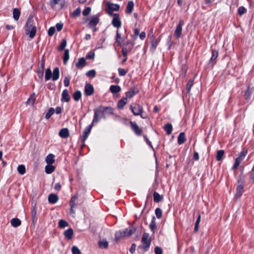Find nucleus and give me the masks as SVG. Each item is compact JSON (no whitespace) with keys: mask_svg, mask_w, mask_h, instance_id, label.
Instances as JSON below:
<instances>
[{"mask_svg":"<svg viewBox=\"0 0 254 254\" xmlns=\"http://www.w3.org/2000/svg\"><path fill=\"white\" fill-rule=\"evenodd\" d=\"M59 134L62 138H66L69 136V132L67 128H63L60 130Z\"/></svg>","mask_w":254,"mask_h":254,"instance_id":"nucleus-18","label":"nucleus"},{"mask_svg":"<svg viewBox=\"0 0 254 254\" xmlns=\"http://www.w3.org/2000/svg\"><path fill=\"white\" fill-rule=\"evenodd\" d=\"M154 252L155 254H162L163 251L161 247L156 246L154 248Z\"/></svg>","mask_w":254,"mask_h":254,"instance_id":"nucleus-58","label":"nucleus"},{"mask_svg":"<svg viewBox=\"0 0 254 254\" xmlns=\"http://www.w3.org/2000/svg\"><path fill=\"white\" fill-rule=\"evenodd\" d=\"M121 90V88L119 85H111L110 87V91L112 93H117L120 92Z\"/></svg>","mask_w":254,"mask_h":254,"instance_id":"nucleus-31","label":"nucleus"},{"mask_svg":"<svg viewBox=\"0 0 254 254\" xmlns=\"http://www.w3.org/2000/svg\"><path fill=\"white\" fill-rule=\"evenodd\" d=\"M95 124V123H93V120L92 123L90 125H88L87 127H86V128H85L83 132V136L82 139V141L83 142H84L88 137L89 134L90 133L91 130Z\"/></svg>","mask_w":254,"mask_h":254,"instance_id":"nucleus-11","label":"nucleus"},{"mask_svg":"<svg viewBox=\"0 0 254 254\" xmlns=\"http://www.w3.org/2000/svg\"><path fill=\"white\" fill-rule=\"evenodd\" d=\"M141 242L142 245H139L137 248V252L139 254H144V253L147 252L150 248L151 240L149 238V234L144 233L142 235Z\"/></svg>","mask_w":254,"mask_h":254,"instance_id":"nucleus-2","label":"nucleus"},{"mask_svg":"<svg viewBox=\"0 0 254 254\" xmlns=\"http://www.w3.org/2000/svg\"><path fill=\"white\" fill-rule=\"evenodd\" d=\"M58 196L57 194L51 193L48 196V201L50 203L55 204L58 200Z\"/></svg>","mask_w":254,"mask_h":254,"instance_id":"nucleus-21","label":"nucleus"},{"mask_svg":"<svg viewBox=\"0 0 254 254\" xmlns=\"http://www.w3.org/2000/svg\"><path fill=\"white\" fill-rule=\"evenodd\" d=\"M155 215H156V217L160 219L162 217V211L160 208H156L155 210Z\"/></svg>","mask_w":254,"mask_h":254,"instance_id":"nucleus-53","label":"nucleus"},{"mask_svg":"<svg viewBox=\"0 0 254 254\" xmlns=\"http://www.w3.org/2000/svg\"><path fill=\"white\" fill-rule=\"evenodd\" d=\"M54 113L55 109L53 108H50L45 115V118L49 119Z\"/></svg>","mask_w":254,"mask_h":254,"instance_id":"nucleus-49","label":"nucleus"},{"mask_svg":"<svg viewBox=\"0 0 254 254\" xmlns=\"http://www.w3.org/2000/svg\"><path fill=\"white\" fill-rule=\"evenodd\" d=\"M250 179L252 180L253 182L254 183V167H253L252 171L250 173Z\"/></svg>","mask_w":254,"mask_h":254,"instance_id":"nucleus-63","label":"nucleus"},{"mask_svg":"<svg viewBox=\"0 0 254 254\" xmlns=\"http://www.w3.org/2000/svg\"><path fill=\"white\" fill-rule=\"evenodd\" d=\"M122 37L121 34L119 33V30H117L116 32V43H117V45L119 46H123L125 47H127V45L130 44V41L127 40L125 43H122L121 41Z\"/></svg>","mask_w":254,"mask_h":254,"instance_id":"nucleus-8","label":"nucleus"},{"mask_svg":"<svg viewBox=\"0 0 254 254\" xmlns=\"http://www.w3.org/2000/svg\"><path fill=\"white\" fill-rule=\"evenodd\" d=\"M36 27H26L25 28V31H26V34L29 35V37L31 39H33L36 34Z\"/></svg>","mask_w":254,"mask_h":254,"instance_id":"nucleus-14","label":"nucleus"},{"mask_svg":"<svg viewBox=\"0 0 254 254\" xmlns=\"http://www.w3.org/2000/svg\"><path fill=\"white\" fill-rule=\"evenodd\" d=\"M184 24V20L182 19L180 20L179 24L177 26L174 33V35L177 39L179 38L181 36L182 32V26Z\"/></svg>","mask_w":254,"mask_h":254,"instance_id":"nucleus-9","label":"nucleus"},{"mask_svg":"<svg viewBox=\"0 0 254 254\" xmlns=\"http://www.w3.org/2000/svg\"><path fill=\"white\" fill-rule=\"evenodd\" d=\"M36 214H37V212H36V207L34 206L32 207V208L31 209L32 220L33 222L37 220Z\"/></svg>","mask_w":254,"mask_h":254,"instance_id":"nucleus-45","label":"nucleus"},{"mask_svg":"<svg viewBox=\"0 0 254 254\" xmlns=\"http://www.w3.org/2000/svg\"><path fill=\"white\" fill-rule=\"evenodd\" d=\"M163 195H161L157 192H154L153 193V199L155 202H159L163 199Z\"/></svg>","mask_w":254,"mask_h":254,"instance_id":"nucleus-32","label":"nucleus"},{"mask_svg":"<svg viewBox=\"0 0 254 254\" xmlns=\"http://www.w3.org/2000/svg\"><path fill=\"white\" fill-rule=\"evenodd\" d=\"M94 93V87L91 83H86L84 87V94L87 96L92 95Z\"/></svg>","mask_w":254,"mask_h":254,"instance_id":"nucleus-13","label":"nucleus"},{"mask_svg":"<svg viewBox=\"0 0 254 254\" xmlns=\"http://www.w3.org/2000/svg\"><path fill=\"white\" fill-rule=\"evenodd\" d=\"M55 170V167L51 164H48L45 167V172L47 174H51Z\"/></svg>","mask_w":254,"mask_h":254,"instance_id":"nucleus-35","label":"nucleus"},{"mask_svg":"<svg viewBox=\"0 0 254 254\" xmlns=\"http://www.w3.org/2000/svg\"><path fill=\"white\" fill-rule=\"evenodd\" d=\"M159 42V40L158 39H153L151 41V49L153 51H154L156 48L158 43Z\"/></svg>","mask_w":254,"mask_h":254,"instance_id":"nucleus-43","label":"nucleus"},{"mask_svg":"<svg viewBox=\"0 0 254 254\" xmlns=\"http://www.w3.org/2000/svg\"><path fill=\"white\" fill-rule=\"evenodd\" d=\"M118 72H119V74L120 76H124L127 73V71H126L125 69L122 68H119Z\"/></svg>","mask_w":254,"mask_h":254,"instance_id":"nucleus-60","label":"nucleus"},{"mask_svg":"<svg viewBox=\"0 0 254 254\" xmlns=\"http://www.w3.org/2000/svg\"><path fill=\"white\" fill-rule=\"evenodd\" d=\"M238 186L236 189L235 196L240 198L242 195L244 188L245 178L242 174H240L237 179Z\"/></svg>","mask_w":254,"mask_h":254,"instance_id":"nucleus-5","label":"nucleus"},{"mask_svg":"<svg viewBox=\"0 0 254 254\" xmlns=\"http://www.w3.org/2000/svg\"><path fill=\"white\" fill-rule=\"evenodd\" d=\"M93 123H97L100 118L106 119L107 116L112 115L114 114V109L111 107H104L100 106L94 110Z\"/></svg>","mask_w":254,"mask_h":254,"instance_id":"nucleus-1","label":"nucleus"},{"mask_svg":"<svg viewBox=\"0 0 254 254\" xmlns=\"http://www.w3.org/2000/svg\"><path fill=\"white\" fill-rule=\"evenodd\" d=\"M108 246H109L108 242L105 240L99 241L98 242V246L100 248H103V249H106L108 248Z\"/></svg>","mask_w":254,"mask_h":254,"instance_id":"nucleus-34","label":"nucleus"},{"mask_svg":"<svg viewBox=\"0 0 254 254\" xmlns=\"http://www.w3.org/2000/svg\"><path fill=\"white\" fill-rule=\"evenodd\" d=\"M34 23V20L33 19V16L30 15L29 16L26 23V27H34L35 26L33 25Z\"/></svg>","mask_w":254,"mask_h":254,"instance_id":"nucleus-40","label":"nucleus"},{"mask_svg":"<svg viewBox=\"0 0 254 254\" xmlns=\"http://www.w3.org/2000/svg\"><path fill=\"white\" fill-rule=\"evenodd\" d=\"M136 231V228L134 227H129L126 228L124 231H119L116 233V239L118 240L122 237H129L132 235Z\"/></svg>","mask_w":254,"mask_h":254,"instance_id":"nucleus-3","label":"nucleus"},{"mask_svg":"<svg viewBox=\"0 0 254 254\" xmlns=\"http://www.w3.org/2000/svg\"><path fill=\"white\" fill-rule=\"evenodd\" d=\"M77 198L78 197L76 195L71 197L69 201V204L71 207H75V206L76 205L75 201H76Z\"/></svg>","mask_w":254,"mask_h":254,"instance_id":"nucleus-47","label":"nucleus"},{"mask_svg":"<svg viewBox=\"0 0 254 254\" xmlns=\"http://www.w3.org/2000/svg\"><path fill=\"white\" fill-rule=\"evenodd\" d=\"M130 109L134 116H140L142 119L146 118V116L142 115L143 109L142 107L138 104H134V105L130 106Z\"/></svg>","mask_w":254,"mask_h":254,"instance_id":"nucleus-6","label":"nucleus"},{"mask_svg":"<svg viewBox=\"0 0 254 254\" xmlns=\"http://www.w3.org/2000/svg\"><path fill=\"white\" fill-rule=\"evenodd\" d=\"M99 22V18L98 16L95 15L92 16L90 20L88 23V26L89 28H92L93 26H96Z\"/></svg>","mask_w":254,"mask_h":254,"instance_id":"nucleus-15","label":"nucleus"},{"mask_svg":"<svg viewBox=\"0 0 254 254\" xmlns=\"http://www.w3.org/2000/svg\"><path fill=\"white\" fill-rule=\"evenodd\" d=\"M186 140L185 133L183 132H181L178 137V143L179 145H181L183 144Z\"/></svg>","mask_w":254,"mask_h":254,"instance_id":"nucleus-24","label":"nucleus"},{"mask_svg":"<svg viewBox=\"0 0 254 254\" xmlns=\"http://www.w3.org/2000/svg\"><path fill=\"white\" fill-rule=\"evenodd\" d=\"M247 154V150L243 149L238 155V157L236 159L235 161H237L239 163H241V162L245 159L246 155Z\"/></svg>","mask_w":254,"mask_h":254,"instance_id":"nucleus-19","label":"nucleus"},{"mask_svg":"<svg viewBox=\"0 0 254 254\" xmlns=\"http://www.w3.org/2000/svg\"><path fill=\"white\" fill-rule=\"evenodd\" d=\"M55 156L52 154H49L46 158V163L48 164H52L55 162L54 160Z\"/></svg>","mask_w":254,"mask_h":254,"instance_id":"nucleus-38","label":"nucleus"},{"mask_svg":"<svg viewBox=\"0 0 254 254\" xmlns=\"http://www.w3.org/2000/svg\"><path fill=\"white\" fill-rule=\"evenodd\" d=\"M134 7V3L133 1L130 0L128 2L126 9V13L127 14H130L133 10Z\"/></svg>","mask_w":254,"mask_h":254,"instance_id":"nucleus-22","label":"nucleus"},{"mask_svg":"<svg viewBox=\"0 0 254 254\" xmlns=\"http://www.w3.org/2000/svg\"><path fill=\"white\" fill-rule=\"evenodd\" d=\"M113 16V18L112 21V24L114 27L116 28H120L121 27L122 23L120 20V15L119 13H115Z\"/></svg>","mask_w":254,"mask_h":254,"instance_id":"nucleus-10","label":"nucleus"},{"mask_svg":"<svg viewBox=\"0 0 254 254\" xmlns=\"http://www.w3.org/2000/svg\"><path fill=\"white\" fill-rule=\"evenodd\" d=\"M127 98H123L122 99L119 100V101L118 103L117 107L119 109H122L125 105L127 103Z\"/></svg>","mask_w":254,"mask_h":254,"instance_id":"nucleus-26","label":"nucleus"},{"mask_svg":"<svg viewBox=\"0 0 254 254\" xmlns=\"http://www.w3.org/2000/svg\"><path fill=\"white\" fill-rule=\"evenodd\" d=\"M95 54L93 52H89L86 56V59H93L94 58Z\"/></svg>","mask_w":254,"mask_h":254,"instance_id":"nucleus-61","label":"nucleus"},{"mask_svg":"<svg viewBox=\"0 0 254 254\" xmlns=\"http://www.w3.org/2000/svg\"><path fill=\"white\" fill-rule=\"evenodd\" d=\"M70 79V77L69 75L66 76L65 77L64 81V85L65 87H67L69 85V81Z\"/></svg>","mask_w":254,"mask_h":254,"instance_id":"nucleus-56","label":"nucleus"},{"mask_svg":"<svg viewBox=\"0 0 254 254\" xmlns=\"http://www.w3.org/2000/svg\"><path fill=\"white\" fill-rule=\"evenodd\" d=\"M17 171L21 175H23L25 173V167L23 165H20L18 166Z\"/></svg>","mask_w":254,"mask_h":254,"instance_id":"nucleus-51","label":"nucleus"},{"mask_svg":"<svg viewBox=\"0 0 254 254\" xmlns=\"http://www.w3.org/2000/svg\"><path fill=\"white\" fill-rule=\"evenodd\" d=\"M246 8L244 6H242L239 7L238 9V13L240 16H242L246 12Z\"/></svg>","mask_w":254,"mask_h":254,"instance_id":"nucleus-54","label":"nucleus"},{"mask_svg":"<svg viewBox=\"0 0 254 254\" xmlns=\"http://www.w3.org/2000/svg\"><path fill=\"white\" fill-rule=\"evenodd\" d=\"M59 227L61 228H64L68 225V223L63 219H61L59 221Z\"/></svg>","mask_w":254,"mask_h":254,"instance_id":"nucleus-46","label":"nucleus"},{"mask_svg":"<svg viewBox=\"0 0 254 254\" xmlns=\"http://www.w3.org/2000/svg\"><path fill=\"white\" fill-rule=\"evenodd\" d=\"M133 46V44H131L130 47L127 48L124 47L122 48V53L124 57H127L128 52H130Z\"/></svg>","mask_w":254,"mask_h":254,"instance_id":"nucleus-30","label":"nucleus"},{"mask_svg":"<svg viewBox=\"0 0 254 254\" xmlns=\"http://www.w3.org/2000/svg\"><path fill=\"white\" fill-rule=\"evenodd\" d=\"M20 15V11L17 8L13 9V17L15 20L17 21Z\"/></svg>","mask_w":254,"mask_h":254,"instance_id":"nucleus-33","label":"nucleus"},{"mask_svg":"<svg viewBox=\"0 0 254 254\" xmlns=\"http://www.w3.org/2000/svg\"><path fill=\"white\" fill-rule=\"evenodd\" d=\"M164 130L166 131L168 135L171 134L172 131V125L170 123L166 124L163 127Z\"/></svg>","mask_w":254,"mask_h":254,"instance_id":"nucleus-25","label":"nucleus"},{"mask_svg":"<svg viewBox=\"0 0 254 254\" xmlns=\"http://www.w3.org/2000/svg\"><path fill=\"white\" fill-rule=\"evenodd\" d=\"M55 32L56 28L55 27H51L49 29L48 31V35L51 37L54 35Z\"/></svg>","mask_w":254,"mask_h":254,"instance_id":"nucleus-57","label":"nucleus"},{"mask_svg":"<svg viewBox=\"0 0 254 254\" xmlns=\"http://www.w3.org/2000/svg\"><path fill=\"white\" fill-rule=\"evenodd\" d=\"M60 76V70L58 67H55L53 71V73L50 68H47L45 72V80L48 81L51 78L53 81L57 80Z\"/></svg>","mask_w":254,"mask_h":254,"instance_id":"nucleus-4","label":"nucleus"},{"mask_svg":"<svg viewBox=\"0 0 254 254\" xmlns=\"http://www.w3.org/2000/svg\"><path fill=\"white\" fill-rule=\"evenodd\" d=\"M193 85V79H190L187 85H186V90L187 91V93H189L190 91L191 88Z\"/></svg>","mask_w":254,"mask_h":254,"instance_id":"nucleus-48","label":"nucleus"},{"mask_svg":"<svg viewBox=\"0 0 254 254\" xmlns=\"http://www.w3.org/2000/svg\"><path fill=\"white\" fill-rule=\"evenodd\" d=\"M64 237L68 240H71L73 235V231L72 228H70L64 231Z\"/></svg>","mask_w":254,"mask_h":254,"instance_id":"nucleus-23","label":"nucleus"},{"mask_svg":"<svg viewBox=\"0 0 254 254\" xmlns=\"http://www.w3.org/2000/svg\"><path fill=\"white\" fill-rule=\"evenodd\" d=\"M156 218L154 216H153L152 218V220L149 224V228L152 232H154V230L156 229Z\"/></svg>","mask_w":254,"mask_h":254,"instance_id":"nucleus-29","label":"nucleus"},{"mask_svg":"<svg viewBox=\"0 0 254 254\" xmlns=\"http://www.w3.org/2000/svg\"><path fill=\"white\" fill-rule=\"evenodd\" d=\"M72 254H81L80 250L76 246H73L71 248Z\"/></svg>","mask_w":254,"mask_h":254,"instance_id":"nucleus-55","label":"nucleus"},{"mask_svg":"<svg viewBox=\"0 0 254 254\" xmlns=\"http://www.w3.org/2000/svg\"><path fill=\"white\" fill-rule=\"evenodd\" d=\"M86 64V62L85 59L84 58H81L79 59L78 62L76 63V67L78 68L82 69Z\"/></svg>","mask_w":254,"mask_h":254,"instance_id":"nucleus-20","label":"nucleus"},{"mask_svg":"<svg viewBox=\"0 0 254 254\" xmlns=\"http://www.w3.org/2000/svg\"><path fill=\"white\" fill-rule=\"evenodd\" d=\"M73 98L74 101L77 102L81 98V93L79 90H76L73 94Z\"/></svg>","mask_w":254,"mask_h":254,"instance_id":"nucleus-36","label":"nucleus"},{"mask_svg":"<svg viewBox=\"0 0 254 254\" xmlns=\"http://www.w3.org/2000/svg\"><path fill=\"white\" fill-rule=\"evenodd\" d=\"M91 11V8L90 7H86L82 11V14L84 16L88 15Z\"/></svg>","mask_w":254,"mask_h":254,"instance_id":"nucleus-59","label":"nucleus"},{"mask_svg":"<svg viewBox=\"0 0 254 254\" xmlns=\"http://www.w3.org/2000/svg\"><path fill=\"white\" fill-rule=\"evenodd\" d=\"M10 223L11 225L15 228L19 226L21 224V220L17 218H12L11 220Z\"/></svg>","mask_w":254,"mask_h":254,"instance_id":"nucleus-27","label":"nucleus"},{"mask_svg":"<svg viewBox=\"0 0 254 254\" xmlns=\"http://www.w3.org/2000/svg\"><path fill=\"white\" fill-rule=\"evenodd\" d=\"M106 12L107 14L110 16H113L115 14L113 13V11H119L120 9V6L118 4H115L113 3H111L110 2H107L106 4Z\"/></svg>","mask_w":254,"mask_h":254,"instance_id":"nucleus-7","label":"nucleus"},{"mask_svg":"<svg viewBox=\"0 0 254 254\" xmlns=\"http://www.w3.org/2000/svg\"><path fill=\"white\" fill-rule=\"evenodd\" d=\"M218 53L216 50H212V55L210 59V63H213L218 57Z\"/></svg>","mask_w":254,"mask_h":254,"instance_id":"nucleus-37","label":"nucleus"},{"mask_svg":"<svg viewBox=\"0 0 254 254\" xmlns=\"http://www.w3.org/2000/svg\"><path fill=\"white\" fill-rule=\"evenodd\" d=\"M130 125L131 129L133 131L136 135L138 136L141 135L142 130L136 123L130 121Z\"/></svg>","mask_w":254,"mask_h":254,"instance_id":"nucleus-12","label":"nucleus"},{"mask_svg":"<svg viewBox=\"0 0 254 254\" xmlns=\"http://www.w3.org/2000/svg\"><path fill=\"white\" fill-rule=\"evenodd\" d=\"M35 100H36L35 94L34 93H33L30 95V97L28 99L27 101L26 102V104L27 105H31L32 106H33Z\"/></svg>","mask_w":254,"mask_h":254,"instance_id":"nucleus-28","label":"nucleus"},{"mask_svg":"<svg viewBox=\"0 0 254 254\" xmlns=\"http://www.w3.org/2000/svg\"><path fill=\"white\" fill-rule=\"evenodd\" d=\"M201 219V215L200 214L198 215L197 219L195 221V225H194V233H196L198 231V228H199V224L200 221Z\"/></svg>","mask_w":254,"mask_h":254,"instance_id":"nucleus-41","label":"nucleus"},{"mask_svg":"<svg viewBox=\"0 0 254 254\" xmlns=\"http://www.w3.org/2000/svg\"><path fill=\"white\" fill-rule=\"evenodd\" d=\"M224 151L223 150H219L217 151L216 160L218 161H221L224 155Z\"/></svg>","mask_w":254,"mask_h":254,"instance_id":"nucleus-39","label":"nucleus"},{"mask_svg":"<svg viewBox=\"0 0 254 254\" xmlns=\"http://www.w3.org/2000/svg\"><path fill=\"white\" fill-rule=\"evenodd\" d=\"M139 34V29L135 28L134 30V34L132 36L133 39H136Z\"/></svg>","mask_w":254,"mask_h":254,"instance_id":"nucleus-62","label":"nucleus"},{"mask_svg":"<svg viewBox=\"0 0 254 254\" xmlns=\"http://www.w3.org/2000/svg\"><path fill=\"white\" fill-rule=\"evenodd\" d=\"M56 28L58 31H61L63 27V24L61 23H58L56 24Z\"/></svg>","mask_w":254,"mask_h":254,"instance_id":"nucleus-64","label":"nucleus"},{"mask_svg":"<svg viewBox=\"0 0 254 254\" xmlns=\"http://www.w3.org/2000/svg\"><path fill=\"white\" fill-rule=\"evenodd\" d=\"M138 92L139 91L137 89L135 88V87H133V88H131L129 91L126 93V98H131L134 95L137 94Z\"/></svg>","mask_w":254,"mask_h":254,"instance_id":"nucleus-17","label":"nucleus"},{"mask_svg":"<svg viewBox=\"0 0 254 254\" xmlns=\"http://www.w3.org/2000/svg\"><path fill=\"white\" fill-rule=\"evenodd\" d=\"M66 45V40L65 39H63L61 43L58 48V49L60 51L64 50Z\"/></svg>","mask_w":254,"mask_h":254,"instance_id":"nucleus-44","label":"nucleus"},{"mask_svg":"<svg viewBox=\"0 0 254 254\" xmlns=\"http://www.w3.org/2000/svg\"><path fill=\"white\" fill-rule=\"evenodd\" d=\"M69 50L68 49H65L64 52V55L63 57V63L64 64H66L67 62L69 60Z\"/></svg>","mask_w":254,"mask_h":254,"instance_id":"nucleus-42","label":"nucleus"},{"mask_svg":"<svg viewBox=\"0 0 254 254\" xmlns=\"http://www.w3.org/2000/svg\"><path fill=\"white\" fill-rule=\"evenodd\" d=\"M70 97L68 94V90L65 89H64L62 94V101H65L66 102H68L70 101Z\"/></svg>","mask_w":254,"mask_h":254,"instance_id":"nucleus-16","label":"nucleus"},{"mask_svg":"<svg viewBox=\"0 0 254 254\" xmlns=\"http://www.w3.org/2000/svg\"><path fill=\"white\" fill-rule=\"evenodd\" d=\"M81 9L79 7L77 8L71 14L72 17H76L80 15Z\"/></svg>","mask_w":254,"mask_h":254,"instance_id":"nucleus-50","label":"nucleus"},{"mask_svg":"<svg viewBox=\"0 0 254 254\" xmlns=\"http://www.w3.org/2000/svg\"><path fill=\"white\" fill-rule=\"evenodd\" d=\"M96 71L94 69H91L89 71H88L86 73V75L87 76L89 77H94L96 76Z\"/></svg>","mask_w":254,"mask_h":254,"instance_id":"nucleus-52","label":"nucleus"}]
</instances>
